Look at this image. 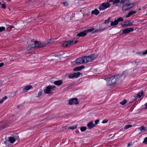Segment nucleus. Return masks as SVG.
Returning <instances> with one entry per match:
<instances>
[{"label": "nucleus", "mask_w": 147, "mask_h": 147, "mask_svg": "<svg viewBox=\"0 0 147 147\" xmlns=\"http://www.w3.org/2000/svg\"><path fill=\"white\" fill-rule=\"evenodd\" d=\"M7 0L8 1H11V0Z\"/></svg>", "instance_id": "61"}, {"label": "nucleus", "mask_w": 147, "mask_h": 147, "mask_svg": "<svg viewBox=\"0 0 147 147\" xmlns=\"http://www.w3.org/2000/svg\"><path fill=\"white\" fill-rule=\"evenodd\" d=\"M90 56L91 57L92 61L96 57V56L94 54L91 55Z\"/></svg>", "instance_id": "31"}, {"label": "nucleus", "mask_w": 147, "mask_h": 147, "mask_svg": "<svg viewBox=\"0 0 147 147\" xmlns=\"http://www.w3.org/2000/svg\"><path fill=\"white\" fill-rule=\"evenodd\" d=\"M75 62L78 65L85 63L84 57L76 59L75 60Z\"/></svg>", "instance_id": "9"}, {"label": "nucleus", "mask_w": 147, "mask_h": 147, "mask_svg": "<svg viewBox=\"0 0 147 147\" xmlns=\"http://www.w3.org/2000/svg\"><path fill=\"white\" fill-rule=\"evenodd\" d=\"M2 84V82H0V85H1Z\"/></svg>", "instance_id": "58"}, {"label": "nucleus", "mask_w": 147, "mask_h": 147, "mask_svg": "<svg viewBox=\"0 0 147 147\" xmlns=\"http://www.w3.org/2000/svg\"><path fill=\"white\" fill-rule=\"evenodd\" d=\"M134 30V28H128L123 30L122 32L123 34H126L133 31Z\"/></svg>", "instance_id": "10"}, {"label": "nucleus", "mask_w": 147, "mask_h": 147, "mask_svg": "<svg viewBox=\"0 0 147 147\" xmlns=\"http://www.w3.org/2000/svg\"><path fill=\"white\" fill-rule=\"evenodd\" d=\"M108 121V120H103L102 121V123H107Z\"/></svg>", "instance_id": "40"}, {"label": "nucleus", "mask_w": 147, "mask_h": 147, "mask_svg": "<svg viewBox=\"0 0 147 147\" xmlns=\"http://www.w3.org/2000/svg\"><path fill=\"white\" fill-rule=\"evenodd\" d=\"M99 32V31H98V30H96V31H95V32Z\"/></svg>", "instance_id": "59"}, {"label": "nucleus", "mask_w": 147, "mask_h": 147, "mask_svg": "<svg viewBox=\"0 0 147 147\" xmlns=\"http://www.w3.org/2000/svg\"><path fill=\"white\" fill-rule=\"evenodd\" d=\"M131 15H130V12H129L128 13V14L126 16V17L127 18H128V17H129Z\"/></svg>", "instance_id": "41"}, {"label": "nucleus", "mask_w": 147, "mask_h": 147, "mask_svg": "<svg viewBox=\"0 0 147 147\" xmlns=\"http://www.w3.org/2000/svg\"><path fill=\"white\" fill-rule=\"evenodd\" d=\"M85 63L90 62L92 61V59L90 56L88 57H84Z\"/></svg>", "instance_id": "16"}, {"label": "nucleus", "mask_w": 147, "mask_h": 147, "mask_svg": "<svg viewBox=\"0 0 147 147\" xmlns=\"http://www.w3.org/2000/svg\"><path fill=\"white\" fill-rule=\"evenodd\" d=\"M78 99L76 98H73L70 99L68 101V104L70 105H72L73 104L77 105L79 103Z\"/></svg>", "instance_id": "8"}, {"label": "nucleus", "mask_w": 147, "mask_h": 147, "mask_svg": "<svg viewBox=\"0 0 147 147\" xmlns=\"http://www.w3.org/2000/svg\"><path fill=\"white\" fill-rule=\"evenodd\" d=\"M8 26L10 27L11 28H13L14 27V26H11V25H8Z\"/></svg>", "instance_id": "50"}, {"label": "nucleus", "mask_w": 147, "mask_h": 147, "mask_svg": "<svg viewBox=\"0 0 147 147\" xmlns=\"http://www.w3.org/2000/svg\"><path fill=\"white\" fill-rule=\"evenodd\" d=\"M2 7L4 9H5L6 8V5L4 4H1Z\"/></svg>", "instance_id": "38"}, {"label": "nucleus", "mask_w": 147, "mask_h": 147, "mask_svg": "<svg viewBox=\"0 0 147 147\" xmlns=\"http://www.w3.org/2000/svg\"><path fill=\"white\" fill-rule=\"evenodd\" d=\"M53 42L52 39L48 40L44 42H39L38 41L36 40L34 41V43L35 44L36 49H38L45 47L47 45Z\"/></svg>", "instance_id": "2"}, {"label": "nucleus", "mask_w": 147, "mask_h": 147, "mask_svg": "<svg viewBox=\"0 0 147 147\" xmlns=\"http://www.w3.org/2000/svg\"><path fill=\"white\" fill-rule=\"evenodd\" d=\"M111 77L110 78H105V80L107 81L108 84L109 86L113 85Z\"/></svg>", "instance_id": "15"}, {"label": "nucleus", "mask_w": 147, "mask_h": 147, "mask_svg": "<svg viewBox=\"0 0 147 147\" xmlns=\"http://www.w3.org/2000/svg\"><path fill=\"white\" fill-rule=\"evenodd\" d=\"M85 66L84 65L76 67L74 68L73 70L75 71H80L82 70V69L84 68Z\"/></svg>", "instance_id": "14"}, {"label": "nucleus", "mask_w": 147, "mask_h": 147, "mask_svg": "<svg viewBox=\"0 0 147 147\" xmlns=\"http://www.w3.org/2000/svg\"><path fill=\"white\" fill-rule=\"evenodd\" d=\"M99 13V10L97 9H95L91 11V13L92 14H94L95 15H97Z\"/></svg>", "instance_id": "20"}, {"label": "nucleus", "mask_w": 147, "mask_h": 147, "mask_svg": "<svg viewBox=\"0 0 147 147\" xmlns=\"http://www.w3.org/2000/svg\"><path fill=\"white\" fill-rule=\"evenodd\" d=\"M137 62L136 61H134L132 63H137Z\"/></svg>", "instance_id": "53"}, {"label": "nucleus", "mask_w": 147, "mask_h": 147, "mask_svg": "<svg viewBox=\"0 0 147 147\" xmlns=\"http://www.w3.org/2000/svg\"><path fill=\"white\" fill-rule=\"evenodd\" d=\"M130 13V15H132L135 14L136 13V11H131L129 12Z\"/></svg>", "instance_id": "35"}, {"label": "nucleus", "mask_w": 147, "mask_h": 147, "mask_svg": "<svg viewBox=\"0 0 147 147\" xmlns=\"http://www.w3.org/2000/svg\"><path fill=\"white\" fill-rule=\"evenodd\" d=\"M94 30V28H92L90 29H88L87 30H85V31H86V34L87 33H88V32H91L92 31Z\"/></svg>", "instance_id": "25"}, {"label": "nucleus", "mask_w": 147, "mask_h": 147, "mask_svg": "<svg viewBox=\"0 0 147 147\" xmlns=\"http://www.w3.org/2000/svg\"><path fill=\"white\" fill-rule=\"evenodd\" d=\"M77 125H73L69 127V128L71 129H75L77 127Z\"/></svg>", "instance_id": "26"}, {"label": "nucleus", "mask_w": 147, "mask_h": 147, "mask_svg": "<svg viewBox=\"0 0 147 147\" xmlns=\"http://www.w3.org/2000/svg\"><path fill=\"white\" fill-rule=\"evenodd\" d=\"M5 28L3 26L0 27V32H2L3 31H5Z\"/></svg>", "instance_id": "34"}, {"label": "nucleus", "mask_w": 147, "mask_h": 147, "mask_svg": "<svg viewBox=\"0 0 147 147\" xmlns=\"http://www.w3.org/2000/svg\"><path fill=\"white\" fill-rule=\"evenodd\" d=\"M133 25V24L130 21L128 20L125 21L124 22V24L122 25L123 27H127L129 26H132Z\"/></svg>", "instance_id": "11"}, {"label": "nucleus", "mask_w": 147, "mask_h": 147, "mask_svg": "<svg viewBox=\"0 0 147 147\" xmlns=\"http://www.w3.org/2000/svg\"><path fill=\"white\" fill-rule=\"evenodd\" d=\"M144 94V93L143 91H141L139 92L138 93L135 95V96L136 97H137V98H140L141 97L143 94Z\"/></svg>", "instance_id": "21"}, {"label": "nucleus", "mask_w": 147, "mask_h": 147, "mask_svg": "<svg viewBox=\"0 0 147 147\" xmlns=\"http://www.w3.org/2000/svg\"><path fill=\"white\" fill-rule=\"evenodd\" d=\"M4 65V63H0V67H2Z\"/></svg>", "instance_id": "45"}, {"label": "nucleus", "mask_w": 147, "mask_h": 147, "mask_svg": "<svg viewBox=\"0 0 147 147\" xmlns=\"http://www.w3.org/2000/svg\"><path fill=\"white\" fill-rule=\"evenodd\" d=\"M58 56L57 55H55L54 56H55V57H57V56Z\"/></svg>", "instance_id": "60"}, {"label": "nucleus", "mask_w": 147, "mask_h": 147, "mask_svg": "<svg viewBox=\"0 0 147 147\" xmlns=\"http://www.w3.org/2000/svg\"><path fill=\"white\" fill-rule=\"evenodd\" d=\"M63 81L61 80H59L55 81L54 82V84L56 85L59 86L61 85Z\"/></svg>", "instance_id": "18"}, {"label": "nucleus", "mask_w": 147, "mask_h": 147, "mask_svg": "<svg viewBox=\"0 0 147 147\" xmlns=\"http://www.w3.org/2000/svg\"><path fill=\"white\" fill-rule=\"evenodd\" d=\"M42 92L41 91H39L38 93V95L37 96V97H39L42 94Z\"/></svg>", "instance_id": "39"}, {"label": "nucleus", "mask_w": 147, "mask_h": 147, "mask_svg": "<svg viewBox=\"0 0 147 147\" xmlns=\"http://www.w3.org/2000/svg\"><path fill=\"white\" fill-rule=\"evenodd\" d=\"M122 75H120V74H118L116 75H115L114 76H112V80L113 85L116 83L119 79L120 78L121 76H122Z\"/></svg>", "instance_id": "6"}, {"label": "nucleus", "mask_w": 147, "mask_h": 147, "mask_svg": "<svg viewBox=\"0 0 147 147\" xmlns=\"http://www.w3.org/2000/svg\"><path fill=\"white\" fill-rule=\"evenodd\" d=\"M16 92H16L15 95L16 94Z\"/></svg>", "instance_id": "62"}, {"label": "nucleus", "mask_w": 147, "mask_h": 147, "mask_svg": "<svg viewBox=\"0 0 147 147\" xmlns=\"http://www.w3.org/2000/svg\"><path fill=\"white\" fill-rule=\"evenodd\" d=\"M17 107L19 108L20 107V105H18L17 106Z\"/></svg>", "instance_id": "57"}, {"label": "nucleus", "mask_w": 147, "mask_h": 147, "mask_svg": "<svg viewBox=\"0 0 147 147\" xmlns=\"http://www.w3.org/2000/svg\"><path fill=\"white\" fill-rule=\"evenodd\" d=\"M99 121V120H95L94 122H95L94 124H95V125H97Z\"/></svg>", "instance_id": "43"}, {"label": "nucleus", "mask_w": 147, "mask_h": 147, "mask_svg": "<svg viewBox=\"0 0 147 147\" xmlns=\"http://www.w3.org/2000/svg\"><path fill=\"white\" fill-rule=\"evenodd\" d=\"M95 124L93 123V122L92 121H90L87 124V126L88 128L89 129H91L94 127Z\"/></svg>", "instance_id": "13"}, {"label": "nucleus", "mask_w": 147, "mask_h": 147, "mask_svg": "<svg viewBox=\"0 0 147 147\" xmlns=\"http://www.w3.org/2000/svg\"><path fill=\"white\" fill-rule=\"evenodd\" d=\"M113 1V0H109V2H112Z\"/></svg>", "instance_id": "55"}, {"label": "nucleus", "mask_w": 147, "mask_h": 147, "mask_svg": "<svg viewBox=\"0 0 147 147\" xmlns=\"http://www.w3.org/2000/svg\"><path fill=\"white\" fill-rule=\"evenodd\" d=\"M146 54H147V50H146L144 52H142V55H143Z\"/></svg>", "instance_id": "42"}, {"label": "nucleus", "mask_w": 147, "mask_h": 147, "mask_svg": "<svg viewBox=\"0 0 147 147\" xmlns=\"http://www.w3.org/2000/svg\"><path fill=\"white\" fill-rule=\"evenodd\" d=\"M74 43L73 40H69V41H64L63 42L61 45L64 47H67L71 45H72Z\"/></svg>", "instance_id": "5"}, {"label": "nucleus", "mask_w": 147, "mask_h": 147, "mask_svg": "<svg viewBox=\"0 0 147 147\" xmlns=\"http://www.w3.org/2000/svg\"><path fill=\"white\" fill-rule=\"evenodd\" d=\"M86 128L85 127H82L80 128V130L82 131H84L86 130Z\"/></svg>", "instance_id": "32"}, {"label": "nucleus", "mask_w": 147, "mask_h": 147, "mask_svg": "<svg viewBox=\"0 0 147 147\" xmlns=\"http://www.w3.org/2000/svg\"><path fill=\"white\" fill-rule=\"evenodd\" d=\"M77 42V41H76L74 42V44H76Z\"/></svg>", "instance_id": "56"}, {"label": "nucleus", "mask_w": 147, "mask_h": 147, "mask_svg": "<svg viewBox=\"0 0 147 147\" xmlns=\"http://www.w3.org/2000/svg\"><path fill=\"white\" fill-rule=\"evenodd\" d=\"M53 115H51V116H53Z\"/></svg>", "instance_id": "63"}, {"label": "nucleus", "mask_w": 147, "mask_h": 147, "mask_svg": "<svg viewBox=\"0 0 147 147\" xmlns=\"http://www.w3.org/2000/svg\"><path fill=\"white\" fill-rule=\"evenodd\" d=\"M27 3H29L32 0H26Z\"/></svg>", "instance_id": "49"}, {"label": "nucleus", "mask_w": 147, "mask_h": 147, "mask_svg": "<svg viewBox=\"0 0 147 147\" xmlns=\"http://www.w3.org/2000/svg\"><path fill=\"white\" fill-rule=\"evenodd\" d=\"M40 124L37 125H35L34 127V128H37L38 127V126L40 125Z\"/></svg>", "instance_id": "47"}, {"label": "nucleus", "mask_w": 147, "mask_h": 147, "mask_svg": "<svg viewBox=\"0 0 147 147\" xmlns=\"http://www.w3.org/2000/svg\"><path fill=\"white\" fill-rule=\"evenodd\" d=\"M116 20L117 21V22H118V23L119 22H122L123 21V19L122 17L119 18Z\"/></svg>", "instance_id": "27"}, {"label": "nucleus", "mask_w": 147, "mask_h": 147, "mask_svg": "<svg viewBox=\"0 0 147 147\" xmlns=\"http://www.w3.org/2000/svg\"><path fill=\"white\" fill-rule=\"evenodd\" d=\"M144 105L146 106V108L145 109H147V102Z\"/></svg>", "instance_id": "51"}, {"label": "nucleus", "mask_w": 147, "mask_h": 147, "mask_svg": "<svg viewBox=\"0 0 147 147\" xmlns=\"http://www.w3.org/2000/svg\"><path fill=\"white\" fill-rule=\"evenodd\" d=\"M3 100H4L2 99L1 100H0V104L2 103L3 102Z\"/></svg>", "instance_id": "48"}, {"label": "nucleus", "mask_w": 147, "mask_h": 147, "mask_svg": "<svg viewBox=\"0 0 147 147\" xmlns=\"http://www.w3.org/2000/svg\"><path fill=\"white\" fill-rule=\"evenodd\" d=\"M136 54L139 55H141V54H142V52L141 51H139L137 52Z\"/></svg>", "instance_id": "44"}, {"label": "nucleus", "mask_w": 147, "mask_h": 147, "mask_svg": "<svg viewBox=\"0 0 147 147\" xmlns=\"http://www.w3.org/2000/svg\"><path fill=\"white\" fill-rule=\"evenodd\" d=\"M111 19V18H109L107 20H105V22H104V24H108L109 22H110V20Z\"/></svg>", "instance_id": "30"}, {"label": "nucleus", "mask_w": 147, "mask_h": 147, "mask_svg": "<svg viewBox=\"0 0 147 147\" xmlns=\"http://www.w3.org/2000/svg\"><path fill=\"white\" fill-rule=\"evenodd\" d=\"M16 140L13 137H10L9 138V141L11 143H13Z\"/></svg>", "instance_id": "23"}, {"label": "nucleus", "mask_w": 147, "mask_h": 147, "mask_svg": "<svg viewBox=\"0 0 147 147\" xmlns=\"http://www.w3.org/2000/svg\"><path fill=\"white\" fill-rule=\"evenodd\" d=\"M113 3L116 4V6L119 7H121V4L127 6H130L131 5H133L132 3L130 2L129 0H115Z\"/></svg>", "instance_id": "1"}, {"label": "nucleus", "mask_w": 147, "mask_h": 147, "mask_svg": "<svg viewBox=\"0 0 147 147\" xmlns=\"http://www.w3.org/2000/svg\"><path fill=\"white\" fill-rule=\"evenodd\" d=\"M86 34V31L84 30L78 33L77 36H84Z\"/></svg>", "instance_id": "19"}, {"label": "nucleus", "mask_w": 147, "mask_h": 147, "mask_svg": "<svg viewBox=\"0 0 147 147\" xmlns=\"http://www.w3.org/2000/svg\"><path fill=\"white\" fill-rule=\"evenodd\" d=\"M138 129L141 131L144 130L145 131V127L144 126H142L138 128Z\"/></svg>", "instance_id": "33"}, {"label": "nucleus", "mask_w": 147, "mask_h": 147, "mask_svg": "<svg viewBox=\"0 0 147 147\" xmlns=\"http://www.w3.org/2000/svg\"><path fill=\"white\" fill-rule=\"evenodd\" d=\"M0 4L1 5V4H2V3H1V2H0Z\"/></svg>", "instance_id": "64"}, {"label": "nucleus", "mask_w": 147, "mask_h": 147, "mask_svg": "<svg viewBox=\"0 0 147 147\" xmlns=\"http://www.w3.org/2000/svg\"><path fill=\"white\" fill-rule=\"evenodd\" d=\"M133 6V5L132 6H127L126 5H123L122 9V11L123 12H125L127 10H128L131 9Z\"/></svg>", "instance_id": "12"}, {"label": "nucleus", "mask_w": 147, "mask_h": 147, "mask_svg": "<svg viewBox=\"0 0 147 147\" xmlns=\"http://www.w3.org/2000/svg\"><path fill=\"white\" fill-rule=\"evenodd\" d=\"M110 6L111 4L108 3H103L101 4V5L100 6L99 9L100 10H103L109 7Z\"/></svg>", "instance_id": "4"}, {"label": "nucleus", "mask_w": 147, "mask_h": 147, "mask_svg": "<svg viewBox=\"0 0 147 147\" xmlns=\"http://www.w3.org/2000/svg\"><path fill=\"white\" fill-rule=\"evenodd\" d=\"M32 87V86L31 85H28L26 86H25L24 88V89L25 90L28 91L29 89L31 88Z\"/></svg>", "instance_id": "24"}, {"label": "nucleus", "mask_w": 147, "mask_h": 147, "mask_svg": "<svg viewBox=\"0 0 147 147\" xmlns=\"http://www.w3.org/2000/svg\"><path fill=\"white\" fill-rule=\"evenodd\" d=\"M132 127V125H125L124 128V129H127L131 127Z\"/></svg>", "instance_id": "29"}, {"label": "nucleus", "mask_w": 147, "mask_h": 147, "mask_svg": "<svg viewBox=\"0 0 147 147\" xmlns=\"http://www.w3.org/2000/svg\"><path fill=\"white\" fill-rule=\"evenodd\" d=\"M56 88L54 86H49L47 87L46 89L44 90V92L47 94L51 93L52 90H53L54 88Z\"/></svg>", "instance_id": "3"}, {"label": "nucleus", "mask_w": 147, "mask_h": 147, "mask_svg": "<svg viewBox=\"0 0 147 147\" xmlns=\"http://www.w3.org/2000/svg\"><path fill=\"white\" fill-rule=\"evenodd\" d=\"M127 102V100L125 99L123 100L122 101L120 102V104L122 105H125Z\"/></svg>", "instance_id": "28"}, {"label": "nucleus", "mask_w": 147, "mask_h": 147, "mask_svg": "<svg viewBox=\"0 0 147 147\" xmlns=\"http://www.w3.org/2000/svg\"><path fill=\"white\" fill-rule=\"evenodd\" d=\"M80 75L81 73L80 72L74 73L71 74H70L68 76V77L70 79L78 78L80 76Z\"/></svg>", "instance_id": "7"}, {"label": "nucleus", "mask_w": 147, "mask_h": 147, "mask_svg": "<svg viewBox=\"0 0 147 147\" xmlns=\"http://www.w3.org/2000/svg\"><path fill=\"white\" fill-rule=\"evenodd\" d=\"M7 98V97L6 96H4L3 98L2 99L4 100H5Z\"/></svg>", "instance_id": "46"}, {"label": "nucleus", "mask_w": 147, "mask_h": 147, "mask_svg": "<svg viewBox=\"0 0 147 147\" xmlns=\"http://www.w3.org/2000/svg\"><path fill=\"white\" fill-rule=\"evenodd\" d=\"M63 5L65 6H67L68 5L67 3L66 2H64L62 3Z\"/></svg>", "instance_id": "37"}, {"label": "nucleus", "mask_w": 147, "mask_h": 147, "mask_svg": "<svg viewBox=\"0 0 147 147\" xmlns=\"http://www.w3.org/2000/svg\"><path fill=\"white\" fill-rule=\"evenodd\" d=\"M110 22L111 26H115L118 24V22L116 20H115L114 22L112 21H110Z\"/></svg>", "instance_id": "22"}, {"label": "nucleus", "mask_w": 147, "mask_h": 147, "mask_svg": "<svg viewBox=\"0 0 147 147\" xmlns=\"http://www.w3.org/2000/svg\"><path fill=\"white\" fill-rule=\"evenodd\" d=\"M35 44L34 43V44L28 45L27 48V49L28 51H29L33 48L36 49V46H35Z\"/></svg>", "instance_id": "17"}, {"label": "nucleus", "mask_w": 147, "mask_h": 147, "mask_svg": "<svg viewBox=\"0 0 147 147\" xmlns=\"http://www.w3.org/2000/svg\"><path fill=\"white\" fill-rule=\"evenodd\" d=\"M143 143H144L147 144V137L145 138L144 140L143 141Z\"/></svg>", "instance_id": "36"}, {"label": "nucleus", "mask_w": 147, "mask_h": 147, "mask_svg": "<svg viewBox=\"0 0 147 147\" xmlns=\"http://www.w3.org/2000/svg\"><path fill=\"white\" fill-rule=\"evenodd\" d=\"M131 143H129L128 144H127V147L129 146H130L131 145Z\"/></svg>", "instance_id": "52"}, {"label": "nucleus", "mask_w": 147, "mask_h": 147, "mask_svg": "<svg viewBox=\"0 0 147 147\" xmlns=\"http://www.w3.org/2000/svg\"><path fill=\"white\" fill-rule=\"evenodd\" d=\"M145 131H147V127H145Z\"/></svg>", "instance_id": "54"}]
</instances>
